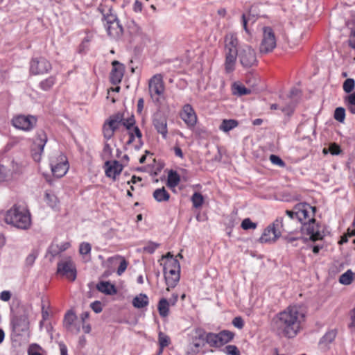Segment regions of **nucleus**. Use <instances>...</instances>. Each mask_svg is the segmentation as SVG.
<instances>
[{"mask_svg":"<svg viewBox=\"0 0 355 355\" xmlns=\"http://www.w3.org/2000/svg\"><path fill=\"white\" fill-rule=\"evenodd\" d=\"M238 125L239 122L235 119H223L219 126V129L225 132H228Z\"/></svg>","mask_w":355,"mask_h":355,"instance_id":"31","label":"nucleus"},{"mask_svg":"<svg viewBox=\"0 0 355 355\" xmlns=\"http://www.w3.org/2000/svg\"><path fill=\"white\" fill-rule=\"evenodd\" d=\"M349 45L352 49H355V28L352 30L349 39Z\"/></svg>","mask_w":355,"mask_h":355,"instance_id":"62","label":"nucleus"},{"mask_svg":"<svg viewBox=\"0 0 355 355\" xmlns=\"http://www.w3.org/2000/svg\"><path fill=\"white\" fill-rule=\"evenodd\" d=\"M51 64L44 57L33 58L30 62V73L33 75H42L51 70Z\"/></svg>","mask_w":355,"mask_h":355,"instance_id":"10","label":"nucleus"},{"mask_svg":"<svg viewBox=\"0 0 355 355\" xmlns=\"http://www.w3.org/2000/svg\"><path fill=\"white\" fill-rule=\"evenodd\" d=\"M270 161L272 164L279 166L280 167H284L286 166L285 162L277 155H271L269 157Z\"/></svg>","mask_w":355,"mask_h":355,"instance_id":"55","label":"nucleus"},{"mask_svg":"<svg viewBox=\"0 0 355 355\" xmlns=\"http://www.w3.org/2000/svg\"><path fill=\"white\" fill-rule=\"evenodd\" d=\"M207 343L211 347H220L218 335L216 333H207Z\"/></svg>","mask_w":355,"mask_h":355,"instance_id":"40","label":"nucleus"},{"mask_svg":"<svg viewBox=\"0 0 355 355\" xmlns=\"http://www.w3.org/2000/svg\"><path fill=\"white\" fill-rule=\"evenodd\" d=\"M170 302L166 298L159 300L157 304V309L161 317H167L169 314Z\"/></svg>","mask_w":355,"mask_h":355,"instance_id":"29","label":"nucleus"},{"mask_svg":"<svg viewBox=\"0 0 355 355\" xmlns=\"http://www.w3.org/2000/svg\"><path fill=\"white\" fill-rule=\"evenodd\" d=\"M282 239L285 243L291 244L292 247H297L298 245L297 241L302 239L301 236H294L292 234L282 236Z\"/></svg>","mask_w":355,"mask_h":355,"instance_id":"42","label":"nucleus"},{"mask_svg":"<svg viewBox=\"0 0 355 355\" xmlns=\"http://www.w3.org/2000/svg\"><path fill=\"white\" fill-rule=\"evenodd\" d=\"M122 125L121 123H113L111 126L110 120H106L103 125V137L106 140L110 139L114 134V132L119 129V125Z\"/></svg>","mask_w":355,"mask_h":355,"instance_id":"23","label":"nucleus"},{"mask_svg":"<svg viewBox=\"0 0 355 355\" xmlns=\"http://www.w3.org/2000/svg\"><path fill=\"white\" fill-rule=\"evenodd\" d=\"M107 120H110V125L112 126L113 123H123L124 120V114L121 112H117L116 114L111 115Z\"/></svg>","mask_w":355,"mask_h":355,"instance_id":"45","label":"nucleus"},{"mask_svg":"<svg viewBox=\"0 0 355 355\" xmlns=\"http://www.w3.org/2000/svg\"><path fill=\"white\" fill-rule=\"evenodd\" d=\"M153 196V198L159 202H166L170 198V194L164 187L155 189Z\"/></svg>","mask_w":355,"mask_h":355,"instance_id":"28","label":"nucleus"},{"mask_svg":"<svg viewBox=\"0 0 355 355\" xmlns=\"http://www.w3.org/2000/svg\"><path fill=\"white\" fill-rule=\"evenodd\" d=\"M104 168L106 176L115 180L116 176L120 175L123 171V166L117 160H107L105 162Z\"/></svg>","mask_w":355,"mask_h":355,"instance_id":"18","label":"nucleus"},{"mask_svg":"<svg viewBox=\"0 0 355 355\" xmlns=\"http://www.w3.org/2000/svg\"><path fill=\"white\" fill-rule=\"evenodd\" d=\"M153 124L157 132L162 135L164 139H166L168 135L166 117L162 113H155L153 115Z\"/></svg>","mask_w":355,"mask_h":355,"instance_id":"17","label":"nucleus"},{"mask_svg":"<svg viewBox=\"0 0 355 355\" xmlns=\"http://www.w3.org/2000/svg\"><path fill=\"white\" fill-rule=\"evenodd\" d=\"M207 343V333L202 328H196L194 330L192 337V345L198 351L199 348L203 347Z\"/></svg>","mask_w":355,"mask_h":355,"instance_id":"20","label":"nucleus"},{"mask_svg":"<svg viewBox=\"0 0 355 355\" xmlns=\"http://www.w3.org/2000/svg\"><path fill=\"white\" fill-rule=\"evenodd\" d=\"M295 209H296L297 212V220L302 225L309 221V219L314 218L316 211L315 207H312L306 202L295 205Z\"/></svg>","mask_w":355,"mask_h":355,"instance_id":"13","label":"nucleus"},{"mask_svg":"<svg viewBox=\"0 0 355 355\" xmlns=\"http://www.w3.org/2000/svg\"><path fill=\"white\" fill-rule=\"evenodd\" d=\"M57 273L66 277L71 282H74L77 277L76 264L71 257L60 261L57 264Z\"/></svg>","mask_w":355,"mask_h":355,"instance_id":"5","label":"nucleus"},{"mask_svg":"<svg viewBox=\"0 0 355 355\" xmlns=\"http://www.w3.org/2000/svg\"><path fill=\"white\" fill-rule=\"evenodd\" d=\"M217 335L220 347L232 341L234 337V334L229 330L220 331Z\"/></svg>","mask_w":355,"mask_h":355,"instance_id":"26","label":"nucleus"},{"mask_svg":"<svg viewBox=\"0 0 355 355\" xmlns=\"http://www.w3.org/2000/svg\"><path fill=\"white\" fill-rule=\"evenodd\" d=\"M12 168L10 170V173L12 174V178L14 175H19L23 171V166L21 164L15 162V161L12 162L11 165Z\"/></svg>","mask_w":355,"mask_h":355,"instance_id":"50","label":"nucleus"},{"mask_svg":"<svg viewBox=\"0 0 355 355\" xmlns=\"http://www.w3.org/2000/svg\"><path fill=\"white\" fill-rule=\"evenodd\" d=\"M143 5L141 1L139 0H135V3L133 4V10L135 12H140L142 10Z\"/></svg>","mask_w":355,"mask_h":355,"instance_id":"63","label":"nucleus"},{"mask_svg":"<svg viewBox=\"0 0 355 355\" xmlns=\"http://www.w3.org/2000/svg\"><path fill=\"white\" fill-rule=\"evenodd\" d=\"M96 288L98 291L109 295H115L117 293L115 286L109 282H100L96 285Z\"/></svg>","mask_w":355,"mask_h":355,"instance_id":"24","label":"nucleus"},{"mask_svg":"<svg viewBox=\"0 0 355 355\" xmlns=\"http://www.w3.org/2000/svg\"><path fill=\"white\" fill-rule=\"evenodd\" d=\"M164 89V83L161 74H155L150 79L148 90L150 96L154 102L159 101V97L163 95Z\"/></svg>","mask_w":355,"mask_h":355,"instance_id":"7","label":"nucleus"},{"mask_svg":"<svg viewBox=\"0 0 355 355\" xmlns=\"http://www.w3.org/2000/svg\"><path fill=\"white\" fill-rule=\"evenodd\" d=\"M11 297V293L8 291H3L0 293V300L8 302Z\"/></svg>","mask_w":355,"mask_h":355,"instance_id":"61","label":"nucleus"},{"mask_svg":"<svg viewBox=\"0 0 355 355\" xmlns=\"http://www.w3.org/2000/svg\"><path fill=\"white\" fill-rule=\"evenodd\" d=\"M10 326L12 331L17 336H21L23 332L28 331L29 321L26 314L15 315L11 317Z\"/></svg>","mask_w":355,"mask_h":355,"instance_id":"12","label":"nucleus"},{"mask_svg":"<svg viewBox=\"0 0 355 355\" xmlns=\"http://www.w3.org/2000/svg\"><path fill=\"white\" fill-rule=\"evenodd\" d=\"M180 116L189 128H193L197 123L196 113L193 107L189 103L183 105Z\"/></svg>","mask_w":355,"mask_h":355,"instance_id":"15","label":"nucleus"},{"mask_svg":"<svg viewBox=\"0 0 355 355\" xmlns=\"http://www.w3.org/2000/svg\"><path fill=\"white\" fill-rule=\"evenodd\" d=\"M302 233L309 236L312 241L321 240L324 236V232L321 230L320 225L316 223L314 218L309 219V221L305 222L301 227Z\"/></svg>","mask_w":355,"mask_h":355,"instance_id":"6","label":"nucleus"},{"mask_svg":"<svg viewBox=\"0 0 355 355\" xmlns=\"http://www.w3.org/2000/svg\"><path fill=\"white\" fill-rule=\"evenodd\" d=\"M92 250L91 245L87 242H83L80 244L79 252L83 255H87L90 253Z\"/></svg>","mask_w":355,"mask_h":355,"instance_id":"51","label":"nucleus"},{"mask_svg":"<svg viewBox=\"0 0 355 355\" xmlns=\"http://www.w3.org/2000/svg\"><path fill=\"white\" fill-rule=\"evenodd\" d=\"M11 178L10 170L7 169L3 165H0V182L7 181Z\"/></svg>","mask_w":355,"mask_h":355,"instance_id":"44","label":"nucleus"},{"mask_svg":"<svg viewBox=\"0 0 355 355\" xmlns=\"http://www.w3.org/2000/svg\"><path fill=\"white\" fill-rule=\"evenodd\" d=\"M180 270V265L178 259L172 257L166 261L164 266V273H166L167 270Z\"/></svg>","mask_w":355,"mask_h":355,"instance_id":"34","label":"nucleus"},{"mask_svg":"<svg viewBox=\"0 0 355 355\" xmlns=\"http://www.w3.org/2000/svg\"><path fill=\"white\" fill-rule=\"evenodd\" d=\"M251 93L250 89L246 88L242 85L234 84L233 85V94L239 96L248 95Z\"/></svg>","mask_w":355,"mask_h":355,"instance_id":"37","label":"nucleus"},{"mask_svg":"<svg viewBox=\"0 0 355 355\" xmlns=\"http://www.w3.org/2000/svg\"><path fill=\"white\" fill-rule=\"evenodd\" d=\"M112 69L110 73V81L114 85L120 83L125 72V66L117 60L112 62Z\"/></svg>","mask_w":355,"mask_h":355,"instance_id":"19","label":"nucleus"},{"mask_svg":"<svg viewBox=\"0 0 355 355\" xmlns=\"http://www.w3.org/2000/svg\"><path fill=\"white\" fill-rule=\"evenodd\" d=\"M223 352L227 355H241L240 351L236 345H227L224 349Z\"/></svg>","mask_w":355,"mask_h":355,"instance_id":"49","label":"nucleus"},{"mask_svg":"<svg viewBox=\"0 0 355 355\" xmlns=\"http://www.w3.org/2000/svg\"><path fill=\"white\" fill-rule=\"evenodd\" d=\"M345 117V110L341 107H337L334 112V119L339 122H343Z\"/></svg>","mask_w":355,"mask_h":355,"instance_id":"47","label":"nucleus"},{"mask_svg":"<svg viewBox=\"0 0 355 355\" xmlns=\"http://www.w3.org/2000/svg\"><path fill=\"white\" fill-rule=\"evenodd\" d=\"M257 226V223L252 222V220L248 218H245L241 223V227L245 230L255 229Z\"/></svg>","mask_w":355,"mask_h":355,"instance_id":"53","label":"nucleus"},{"mask_svg":"<svg viewBox=\"0 0 355 355\" xmlns=\"http://www.w3.org/2000/svg\"><path fill=\"white\" fill-rule=\"evenodd\" d=\"M58 161V162L51 161V171L54 176L62 178L67 173L69 169V163L67 157L63 155L59 156Z\"/></svg>","mask_w":355,"mask_h":355,"instance_id":"16","label":"nucleus"},{"mask_svg":"<svg viewBox=\"0 0 355 355\" xmlns=\"http://www.w3.org/2000/svg\"><path fill=\"white\" fill-rule=\"evenodd\" d=\"M158 340L159 345L158 355H159L163 353L164 348L169 345L170 340L169 337L162 332L159 333Z\"/></svg>","mask_w":355,"mask_h":355,"instance_id":"35","label":"nucleus"},{"mask_svg":"<svg viewBox=\"0 0 355 355\" xmlns=\"http://www.w3.org/2000/svg\"><path fill=\"white\" fill-rule=\"evenodd\" d=\"M164 274L166 283L168 287L174 288L180 280V270H167Z\"/></svg>","mask_w":355,"mask_h":355,"instance_id":"21","label":"nucleus"},{"mask_svg":"<svg viewBox=\"0 0 355 355\" xmlns=\"http://www.w3.org/2000/svg\"><path fill=\"white\" fill-rule=\"evenodd\" d=\"M107 34L114 39L120 38L123 33V28L120 22H116L105 26Z\"/></svg>","mask_w":355,"mask_h":355,"instance_id":"22","label":"nucleus"},{"mask_svg":"<svg viewBox=\"0 0 355 355\" xmlns=\"http://www.w3.org/2000/svg\"><path fill=\"white\" fill-rule=\"evenodd\" d=\"M328 152H329L333 155H339L341 152L340 147L336 143L331 144L328 149H323V153L324 154H327Z\"/></svg>","mask_w":355,"mask_h":355,"instance_id":"46","label":"nucleus"},{"mask_svg":"<svg viewBox=\"0 0 355 355\" xmlns=\"http://www.w3.org/2000/svg\"><path fill=\"white\" fill-rule=\"evenodd\" d=\"M276 47V37L271 27L263 28V38L260 44V52L268 53Z\"/></svg>","mask_w":355,"mask_h":355,"instance_id":"9","label":"nucleus"},{"mask_svg":"<svg viewBox=\"0 0 355 355\" xmlns=\"http://www.w3.org/2000/svg\"><path fill=\"white\" fill-rule=\"evenodd\" d=\"M237 58L239 63L245 69L254 67L258 64L255 51L248 44L239 46Z\"/></svg>","mask_w":355,"mask_h":355,"instance_id":"4","label":"nucleus"},{"mask_svg":"<svg viewBox=\"0 0 355 355\" xmlns=\"http://www.w3.org/2000/svg\"><path fill=\"white\" fill-rule=\"evenodd\" d=\"M37 118L33 115L19 114L12 119V125L17 129L31 131L37 124Z\"/></svg>","mask_w":355,"mask_h":355,"instance_id":"8","label":"nucleus"},{"mask_svg":"<svg viewBox=\"0 0 355 355\" xmlns=\"http://www.w3.org/2000/svg\"><path fill=\"white\" fill-rule=\"evenodd\" d=\"M355 87V80L353 78H347L343 85V90L345 93L349 94Z\"/></svg>","mask_w":355,"mask_h":355,"instance_id":"43","label":"nucleus"},{"mask_svg":"<svg viewBox=\"0 0 355 355\" xmlns=\"http://www.w3.org/2000/svg\"><path fill=\"white\" fill-rule=\"evenodd\" d=\"M283 221V218H277L263 230L259 241L261 243L275 242L281 236V229L284 232L288 231L285 228Z\"/></svg>","mask_w":355,"mask_h":355,"instance_id":"3","label":"nucleus"},{"mask_svg":"<svg viewBox=\"0 0 355 355\" xmlns=\"http://www.w3.org/2000/svg\"><path fill=\"white\" fill-rule=\"evenodd\" d=\"M345 102L346 104L355 105V92L346 97Z\"/></svg>","mask_w":355,"mask_h":355,"instance_id":"64","label":"nucleus"},{"mask_svg":"<svg viewBox=\"0 0 355 355\" xmlns=\"http://www.w3.org/2000/svg\"><path fill=\"white\" fill-rule=\"evenodd\" d=\"M76 319V314L72 311H69L64 315V325L67 329H69Z\"/></svg>","mask_w":355,"mask_h":355,"instance_id":"41","label":"nucleus"},{"mask_svg":"<svg viewBox=\"0 0 355 355\" xmlns=\"http://www.w3.org/2000/svg\"><path fill=\"white\" fill-rule=\"evenodd\" d=\"M112 155V148H111L110 145L106 142V143H105L104 147L103 149V155H102L103 158L107 159V160H109V159L111 158Z\"/></svg>","mask_w":355,"mask_h":355,"instance_id":"54","label":"nucleus"},{"mask_svg":"<svg viewBox=\"0 0 355 355\" xmlns=\"http://www.w3.org/2000/svg\"><path fill=\"white\" fill-rule=\"evenodd\" d=\"M148 297L146 294L140 293L132 300V305L137 309H142L148 305Z\"/></svg>","mask_w":355,"mask_h":355,"instance_id":"27","label":"nucleus"},{"mask_svg":"<svg viewBox=\"0 0 355 355\" xmlns=\"http://www.w3.org/2000/svg\"><path fill=\"white\" fill-rule=\"evenodd\" d=\"M90 306H91L92 309L96 313H99L103 310L101 302L100 301H98V300L94 301V302H92Z\"/></svg>","mask_w":355,"mask_h":355,"instance_id":"58","label":"nucleus"},{"mask_svg":"<svg viewBox=\"0 0 355 355\" xmlns=\"http://www.w3.org/2000/svg\"><path fill=\"white\" fill-rule=\"evenodd\" d=\"M127 266H128V262L123 259L121 262H120V264L117 268V275H121L124 272L125 270H126L127 268Z\"/></svg>","mask_w":355,"mask_h":355,"instance_id":"59","label":"nucleus"},{"mask_svg":"<svg viewBox=\"0 0 355 355\" xmlns=\"http://www.w3.org/2000/svg\"><path fill=\"white\" fill-rule=\"evenodd\" d=\"M353 272L351 270H347L340 276L339 282L343 285H349L353 280Z\"/></svg>","mask_w":355,"mask_h":355,"instance_id":"39","label":"nucleus"},{"mask_svg":"<svg viewBox=\"0 0 355 355\" xmlns=\"http://www.w3.org/2000/svg\"><path fill=\"white\" fill-rule=\"evenodd\" d=\"M38 256V252L36 250H32L31 252L27 256L25 260L26 266H32L35 263V259Z\"/></svg>","mask_w":355,"mask_h":355,"instance_id":"48","label":"nucleus"},{"mask_svg":"<svg viewBox=\"0 0 355 355\" xmlns=\"http://www.w3.org/2000/svg\"><path fill=\"white\" fill-rule=\"evenodd\" d=\"M55 77L51 76L40 83V87L44 91H48L55 85Z\"/></svg>","mask_w":355,"mask_h":355,"instance_id":"36","label":"nucleus"},{"mask_svg":"<svg viewBox=\"0 0 355 355\" xmlns=\"http://www.w3.org/2000/svg\"><path fill=\"white\" fill-rule=\"evenodd\" d=\"M180 181L179 174L175 171H170L168 174L167 186L171 188L175 187Z\"/></svg>","mask_w":355,"mask_h":355,"instance_id":"32","label":"nucleus"},{"mask_svg":"<svg viewBox=\"0 0 355 355\" xmlns=\"http://www.w3.org/2000/svg\"><path fill=\"white\" fill-rule=\"evenodd\" d=\"M305 315L297 306H289L273 318V328L280 336L295 337L301 330Z\"/></svg>","mask_w":355,"mask_h":355,"instance_id":"1","label":"nucleus"},{"mask_svg":"<svg viewBox=\"0 0 355 355\" xmlns=\"http://www.w3.org/2000/svg\"><path fill=\"white\" fill-rule=\"evenodd\" d=\"M47 135L43 130H39L36 133V138L32 148V156L35 162H40L44 148L47 142Z\"/></svg>","mask_w":355,"mask_h":355,"instance_id":"11","label":"nucleus"},{"mask_svg":"<svg viewBox=\"0 0 355 355\" xmlns=\"http://www.w3.org/2000/svg\"><path fill=\"white\" fill-rule=\"evenodd\" d=\"M232 324L239 329H241L244 327V321L243 318L240 316L235 317L232 320Z\"/></svg>","mask_w":355,"mask_h":355,"instance_id":"57","label":"nucleus"},{"mask_svg":"<svg viewBox=\"0 0 355 355\" xmlns=\"http://www.w3.org/2000/svg\"><path fill=\"white\" fill-rule=\"evenodd\" d=\"M159 246V243L149 242L146 246L144 247V252H148V254H153Z\"/></svg>","mask_w":355,"mask_h":355,"instance_id":"56","label":"nucleus"},{"mask_svg":"<svg viewBox=\"0 0 355 355\" xmlns=\"http://www.w3.org/2000/svg\"><path fill=\"white\" fill-rule=\"evenodd\" d=\"M5 221L18 229L27 230L31 225V214L25 207L15 205L7 211Z\"/></svg>","mask_w":355,"mask_h":355,"instance_id":"2","label":"nucleus"},{"mask_svg":"<svg viewBox=\"0 0 355 355\" xmlns=\"http://www.w3.org/2000/svg\"><path fill=\"white\" fill-rule=\"evenodd\" d=\"M225 47L239 48V40L235 34L229 33L225 37Z\"/></svg>","mask_w":355,"mask_h":355,"instance_id":"33","label":"nucleus"},{"mask_svg":"<svg viewBox=\"0 0 355 355\" xmlns=\"http://www.w3.org/2000/svg\"><path fill=\"white\" fill-rule=\"evenodd\" d=\"M49 252L53 256L55 257L61 252L60 251L59 245H52L50 246L49 249Z\"/></svg>","mask_w":355,"mask_h":355,"instance_id":"60","label":"nucleus"},{"mask_svg":"<svg viewBox=\"0 0 355 355\" xmlns=\"http://www.w3.org/2000/svg\"><path fill=\"white\" fill-rule=\"evenodd\" d=\"M191 202L194 208H200L204 202V197L199 192H195L191 196Z\"/></svg>","mask_w":355,"mask_h":355,"instance_id":"38","label":"nucleus"},{"mask_svg":"<svg viewBox=\"0 0 355 355\" xmlns=\"http://www.w3.org/2000/svg\"><path fill=\"white\" fill-rule=\"evenodd\" d=\"M239 55V48L225 47V70L227 73H232L235 69L237 57Z\"/></svg>","mask_w":355,"mask_h":355,"instance_id":"14","label":"nucleus"},{"mask_svg":"<svg viewBox=\"0 0 355 355\" xmlns=\"http://www.w3.org/2000/svg\"><path fill=\"white\" fill-rule=\"evenodd\" d=\"M98 10L103 15V19L106 21L105 26L119 21L116 15L112 12L111 8H109L107 12H105V9L103 8V6H100Z\"/></svg>","mask_w":355,"mask_h":355,"instance_id":"25","label":"nucleus"},{"mask_svg":"<svg viewBox=\"0 0 355 355\" xmlns=\"http://www.w3.org/2000/svg\"><path fill=\"white\" fill-rule=\"evenodd\" d=\"M337 335L336 329H330L320 338L319 341L320 345H324L325 346L331 343L336 338Z\"/></svg>","mask_w":355,"mask_h":355,"instance_id":"30","label":"nucleus"},{"mask_svg":"<svg viewBox=\"0 0 355 355\" xmlns=\"http://www.w3.org/2000/svg\"><path fill=\"white\" fill-rule=\"evenodd\" d=\"M122 125L128 130L132 131V128L135 126V119L134 116H132L126 119H124Z\"/></svg>","mask_w":355,"mask_h":355,"instance_id":"52","label":"nucleus"}]
</instances>
